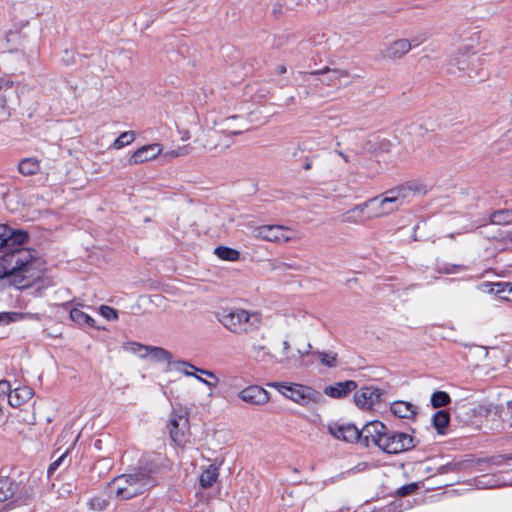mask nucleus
<instances>
[{"label":"nucleus","instance_id":"obj_39","mask_svg":"<svg viewBox=\"0 0 512 512\" xmlns=\"http://www.w3.org/2000/svg\"><path fill=\"white\" fill-rule=\"evenodd\" d=\"M149 347L150 346H145V345H142V344H139V343H131L130 344V350L134 354H137L141 358H145V357L148 356Z\"/></svg>","mask_w":512,"mask_h":512},{"label":"nucleus","instance_id":"obj_53","mask_svg":"<svg viewBox=\"0 0 512 512\" xmlns=\"http://www.w3.org/2000/svg\"><path fill=\"white\" fill-rule=\"evenodd\" d=\"M510 235H511V239H512V232L510 233Z\"/></svg>","mask_w":512,"mask_h":512},{"label":"nucleus","instance_id":"obj_36","mask_svg":"<svg viewBox=\"0 0 512 512\" xmlns=\"http://www.w3.org/2000/svg\"><path fill=\"white\" fill-rule=\"evenodd\" d=\"M25 315L19 312H0V326L23 320Z\"/></svg>","mask_w":512,"mask_h":512},{"label":"nucleus","instance_id":"obj_13","mask_svg":"<svg viewBox=\"0 0 512 512\" xmlns=\"http://www.w3.org/2000/svg\"><path fill=\"white\" fill-rule=\"evenodd\" d=\"M340 220L347 224H363L372 220L367 202L357 204L345 211L341 214Z\"/></svg>","mask_w":512,"mask_h":512},{"label":"nucleus","instance_id":"obj_10","mask_svg":"<svg viewBox=\"0 0 512 512\" xmlns=\"http://www.w3.org/2000/svg\"><path fill=\"white\" fill-rule=\"evenodd\" d=\"M299 75L304 81H308L309 77L311 76H320L318 81L326 86H334L340 83L342 79L348 77V73L346 71L340 69H330L328 67L312 72H299Z\"/></svg>","mask_w":512,"mask_h":512},{"label":"nucleus","instance_id":"obj_3","mask_svg":"<svg viewBox=\"0 0 512 512\" xmlns=\"http://www.w3.org/2000/svg\"><path fill=\"white\" fill-rule=\"evenodd\" d=\"M215 317L225 329L236 335L248 334L260 326L258 314L243 308H222L216 312Z\"/></svg>","mask_w":512,"mask_h":512},{"label":"nucleus","instance_id":"obj_12","mask_svg":"<svg viewBox=\"0 0 512 512\" xmlns=\"http://www.w3.org/2000/svg\"><path fill=\"white\" fill-rule=\"evenodd\" d=\"M386 432L387 428L382 422L371 421L367 423L359 433L361 434V438H363L366 445H369L370 440L374 445L380 448Z\"/></svg>","mask_w":512,"mask_h":512},{"label":"nucleus","instance_id":"obj_28","mask_svg":"<svg viewBox=\"0 0 512 512\" xmlns=\"http://www.w3.org/2000/svg\"><path fill=\"white\" fill-rule=\"evenodd\" d=\"M251 350L257 361L272 363V351H270L265 345L255 343L252 345Z\"/></svg>","mask_w":512,"mask_h":512},{"label":"nucleus","instance_id":"obj_18","mask_svg":"<svg viewBox=\"0 0 512 512\" xmlns=\"http://www.w3.org/2000/svg\"><path fill=\"white\" fill-rule=\"evenodd\" d=\"M481 289L489 294H493L500 299L512 301V284L509 282L484 283Z\"/></svg>","mask_w":512,"mask_h":512},{"label":"nucleus","instance_id":"obj_30","mask_svg":"<svg viewBox=\"0 0 512 512\" xmlns=\"http://www.w3.org/2000/svg\"><path fill=\"white\" fill-rule=\"evenodd\" d=\"M219 133L216 130L208 131L201 139V145L205 150H214L219 146Z\"/></svg>","mask_w":512,"mask_h":512},{"label":"nucleus","instance_id":"obj_32","mask_svg":"<svg viewBox=\"0 0 512 512\" xmlns=\"http://www.w3.org/2000/svg\"><path fill=\"white\" fill-rule=\"evenodd\" d=\"M148 356L157 362L170 361L172 355L169 351L161 347L150 346Z\"/></svg>","mask_w":512,"mask_h":512},{"label":"nucleus","instance_id":"obj_37","mask_svg":"<svg viewBox=\"0 0 512 512\" xmlns=\"http://www.w3.org/2000/svg\"><path fill=\"white\" fill-rule=\"evenodd\" d=\"M316 355L319 357L321 363L328 367H333L335 365L337 355L335 353H326L317 351Z\"/></svg>","mask_w":512,"mask_h":512},{"label":"nucleus","instance_id":"obj_2","mask_svg":"<svg viewBox=\"0 0 512 512\" xmlns=\"http://www.w3.org/2000/svg\"><path fill=\"white\" fill-rule=\"evenodd\" d=\"M425 187L416 184L400 185L366 200L372 219L387 216L404 205L411 196L425 194Z\"/></svg>","mask_w":512,"mask_h":512},{"label":"nucleus","instance_id":"obj_22","mask_svg":"<svg viewBox=\"0 0 512 512\" xmlns=\"http://www.w3.org/2000/svg\"><path fill=\"white\" fill-rule=\"evenodd\" d=\"M390 410L399 418L412 419L416 415L417 407L410 402L395 401L391 404Z\"/></svg>","mask_w":512,"mask_h":512},{"label":"nucleus","instance_id":"obj_47","mask_svg":"<svg viewBox=\"0 0 512 512\" xmlns=\"http://www.w3.org/2000/svg\"><path fill=\"white\" fill-rule=\"evenodd\" d=\"M185 154H186L185 149L180 148L178 150H172L170 152H167L165 155L168 157H178V156L185 155Z\"/></svg>","mask_w":512,"mask_h":512},{"label":"nucleus","instance_id":"obj_38","mask_svg":"<svg viewBox=\"0 0 512 512\" xmlns=\"http://www.w3.org/2000/svg\"><path fill=\"white\" fill-rule=\"evenodd\" d=\"M109 502L102 497H94L89 501V507L94 511H103L107 508Z\"/></svg>","mask_w":512,"mask_h":512},{"label":"nucleus","instance_id":"obj_21","mask_svg":"<svg viewBox=\"0 0 512 512\" xmlns=\"http://www.w3.org/2000/svg\"><path fill=\"white\" fill-rule=\"evenodd\" d=\"M34 391L28 386L15 388L9 394V404L13 407H19L32 398Z\"/></svg>","mask_w":512,"mask_h":512},{"label":"nucleus","instance_id":"obj_45","mask_svg":"<svg viewBox=\"0 0 512 512\" xmlns=\"http://www.w3.org/2000/svg\"><path fill=\"white\" fill-rule=\"evenodd\" d=\"M63 457H64V455H62L61 457H59L57 460H55L53 463L50 464V466L48 467V471H47L48 475H51L58 468L61 461L63 460Z\"/></svg>","mask_w":512,"mask_h":512},{"label":"nucleus","instance_id":"obj_27","mask_svg":"<svg viewBox=\"0 0 512 512\" xmlns=\"http://www.w3.org/2000/svg\"><path fill=\"white\" fill-rule=\"evenodd\" d=\"M489 222L496 225H507L512 223V209L494 211L489 216Z\"/></svg>","mask_w":512,"mask_h":512},{"label":"nucleus","instance_id":"obj_19","mask_svg":"<svg viewBox=\"0 0 512 512\" xmlns=\"http://www.w3.org/2000/svg\"><path fill=\"white\" fill-rule=\"evenodd\" d=\"M294 359L291 354V345L288 339H283L279 347H275L272 352V363L274 364H289Z\"/></svg>","mask_w":512,"mask_h":512},{"label":"nucleus","instance_id":"obj_31","mask_svg":"<svg viewBox=\"0 0 512 512\" xmlns=\"http://www.w3.org/2000/svg\"><path fill=\"white\" fill-rule=\"evenodd\" d=\"M450 416L446 411H438L433 416V425L438 433L443 434L449 424Z\"/></svg>","mask_w":512,"mask_h":512},{"label":"nucleus","instance_id":"obj_4","mask_svg":"<svg viewBox=\"0 0 512 512\" xmlns=\"http://www.w3.org/2000/svg\"><path fill=\"white\" fill-rule=\"evenodd\" d=\"M154 485L150 474L138 470L131 474H123L109 484V493L120 500H128L144 493Z\"/></svg>","mask_w":512,"mask_h":512},{"label":"nucleus","instance_id":"obj_5","mask_svg":"<svg viewBox=\"0 0 512 512\" xmlns=\"http://www.w3.org/2000/svg\"><path fill=\"white\" fill-rule=\"evenodd\" d=\"M274 387L286 398L302 406H307L310 403H318L322 399L321 393L309 386L277 383Z\"/></svg>","mask_w":512,"mask_h":512},{"label":"nucleus","instance_id":"obj_49","mask_svg":"<svg viewBox=\"0 0 512 512\" xmlns=\"http://www.w3.org/2000/svg\"><path fill=\"white\" fill-rule=\"evenodd\" d=\"M279 73L284 74L286 72V67L284 65L279 66Z\"/></svg>","mask_w":512,"mask_h":512},{"label":"nucleus","instance_id":"obj_48","mask_svg":"<svg viewBox=\"0 0 512 512\" xmlns=\"http://www.w3.org/2000/svg\"><path fill=\"white\" fill-rule=\"evenodd\" d=\"M12 86V82L6 78H0V90L8 89Z\"/></svg>","mask_w":512,"mask_h":512},{"label":"nucleus","instance_id":"obj_7","mask_svg":"<svg viewBox=\"0 0 512 512\" xmlns=\"http://www.w3.org/2000/svg\"><path fill=\"white\" fill-rule=\"evenodd\" d=\"M415 446L413 437L404 432H389L387 430L379 449L388 454H398Z\"/></svg>","mask_w":512,"mask_h":512},{"label":"nucleus","instance_id":"obj_26","mask_svg":"<svg viewBox=\"0 0 512 512\" xmlns=\"http://www.w3.org/2000/svg\"><path fill=\"white\" fill-rule=\"evenodd\" d=\"M40 161L36 158H25L20 161L18 171L24 176H32L40 172Z\"/></svg>","mask_w":512,"mask_h":512},{"label":"nucleus","instance_id":"obj_23","mask_svg":"<svg viewBox=\"0 0 512 512\" xmlns=\"http://www.w3.org/2000/svg\"><path fill=\"white\" fill-rule=\"evenodd\" d=\"M219 478V469L216 465L210 464L202 470L199 475V484L201 488L208 489L217 482Z\"/></svg>","mask_w":512,"mask_h":512},{"label":"nucleus","instance_id":"obj_20","mask_svg":"<svg viewBox=\"0 0 512 512\" xmlns=\"http://www.w3.org/2000/svg\"><path fill=\"white\" fill-rule=\"evenodd\" d=\"M357 384L355 381L347 380L344 382H337L333 385L327 386L324 389V393L332 398H342L355 390Z\"/></svg>","mask_w":512,"mask_h":512},{"label":"nucleus","instance_id":"obj_29","mask_svg":"<svg viewBox=\"0 0 512 512\" xmlns=\"http://www.w3.org/2000/svg\"><path fill=\"white\" fill-rule=\"evenodd\" d=\"M70 318L72 321L79 325H87L89 327H93L95 323L94 319L91 316L84 313L78 308L71 309Z\"/></svg>","mask_w":512,"mask_h":512},{"label":"nucleus","instance_id":"obj_46","mask_svg":"<svg viewBox=\"0 0 512 512\" xmlns=\"http://www.w3.org/2000/svg\"><path fill=\"white\" fill-rule=\"evenodd\" d=\"M507 410L511 413L510 417L506 420L503 419L504 425L512 427V402H507Z\"/></svg>","mask_w":512,"mask_h":512},{"label":"nucleus","instance_id":"obj_52","mask_svg":"<svg viewBox=\"0 0 512 512\" xmlns=\"http://www.w3.org/2000/svg\"><path fill=\"white\" fill-rule=\"evenodd\" d=\"M2 416V409L0 408V417Z\"/></svg>","mask_w":512,"mask_h":512},{"label":"nucleus","instance_id":"obj_6","mask_svg":"<svg viewBox=\"0 0 512 512\" xmlns=\"http://www.w3.org/2000/svg\"><path fill=\"white\" fill-rule=\"evenodd\" d=\"M34 497L30 487L20 489V484L9 477H0V502L13 499L17 505H26Z\"/></svg>","mask_w":512,"mask_h":512},{"label":"nucleus","instance_id":"obj_44","mask_svg":"<svg viewBox=\"0 0 512 512\" xmlns=\"http://www.w3.org/2000/svg\"><path fill=\"white\" fill-rule=\"evenodd\" d=\"M310 348H311V345L309 343H307L303 347H298L297 353H298L299 358H302L303 356L308 355L310 353Z\"/></svg>","mask_w":512,"mask_h":512},{"label":"nucleus","instance_id":"obj_42","mask_svg":"<svg viewBox=\"0 0 512 512\" xmlns=\"http://www.w3.org/2000/svg\"><path fill=\"white\" fill-rule=\"evenodd\" d=\"M12 393L11 385L6 380L0 381V396H7L9 398V394Z\"/></svg>","mask_w":512,"mask_h":512},{"label":"nucleus","instance_id":"obj_16","mask_svg":"<svg viewBox=\"0 0 512 512\" xmlns=\"http://www.w3.org/2000/svg\"><path fill=\"white\" fill-rule=\"evenodd\" d=\"M162 146L158 143L144 145L138 148L128 159L130 165H137L155 159L162 152Z\"/></svg>","mask_w":512,"mask_h":512},{"label":"nucleus","instance_id":"obj_50","mask_svg":"<svg viewBox=\"0 0 512 512\" xmlns=\"http://www.w3.org/2000/svg\"><path fill=\"white\" fill-rule=\"evenodd\" d=\"M311 164H312V162H311V161H307V162L305 163V165H304L305 170H309V169L311 168Z\"/></svg>","mask_w":512,"mask_h":512},{"label":"nucleus","instance_id":"obj_41","mask_svg":"<svg viewBox=\"0 0 512 512\" xmlns=\"http://www.w3.org/2000/svg\"><path fill=\"white\" fill-rule=\"evenodd\" d=\"M418 488V485L416 483H410L408 485L402 486L398 490V494L400 496H407L414 492Z\"/></svg>","mask_w":512,"mask_h":512},{"label":"nucleus","instance_id":"obj_15","mask_svg":"<svg viewBox=\"0 0 512 512\" xmlns=\"http://www.w3.org/2000/svg\"><path fill=\"white\" fill-rule=\"evenodd\" d=\"M329 433L336 439L354 442L361 438L360 431L352 424L332 423L328 425Z\"/></svg>","mask_w":512,"mask_h":512},{"label":"nucleus","instance_id":"obj_34","mask_svg":"<svg viewBox=\"0 0 512 512\" xmlns=\"http://www.w3.org/2000/svg\"><path fill=\"white\" fill-rule=\"evenodd\" d=\"M136 138V134L134 131H125L122 132L113 142L112 147L114 149H121L124 146L133 142Z\"/></svg>","mask_w":512,"mask_h":512},{"label":"nucleus","instance_id":"obj_33","mask_svg":"<svg viewBox=\"0 0 512 512\" xmlns=\"http://www.w3.org/2000/svg\"><path fill=\"white\" fill-rule=\"evenodd\" d=\"M215 254L222 260L236 261L239 259L240 253L232 248L219 246L215 249Z\"/></svg>","mask_w":512,"mask_h":512},{"label":"nucleus","instance_id":"obj_51","mask_svg":"<svg viewBox=\"0 0 512 512\" xmlns=\"http://www.w3.org/2000/svg\"><path fill=\"white\" fill-rule=\"evenodd\" d=\"M309 96V92L306 90L305 91V97Z\"/></svg>","mask_w":512,"mask_h":512},{"label":"nucleus","instance_id":"obj_25","mask_svg":"<svg viewBox=\"0 0 512 512\" xmlns=\"http://www.w3.org/2000/svg\"><path fill=\"white\" fill-rule=\"evenodd\" d=\"M221 126L222 131L229 135H237L245 130V123L238 116H232L224 119L221 123Z\"/></svg>","mask_w":512,"mask_h":512},{"label":"nucleus","instance_id":"obj_14","mask_svg":"<svg viewBox=\"0 0 512 512\" xmlns=\"http://www.w3.org/2000/svg\"><path fill=\"white\" fill-rule=\"evenodd\" d=\"M238 397L247 404L260 406L269 401V393L258 385H250L242 389Z\"/></svg>","mask_w":512,"mask_h":512},{"label":"nucleus","instance_id":"obj_24","mask_svg":"<svg viewBox=\"0 0 512 512\" xmlns=\"http://www.w3.org/2000/svg\"><path fill=\"white\" fill-rule=\"evenodd\" d=\"M178 365L194 369L196 372H199L200 374L207 376V379H204L200 375H194V377L198 381L204 383L207 386L216 387L218 382H219V379L216 376V374L214 372L210 371V370H205V369H202V368H198V367H196V366H194V365H192V364H190L188 362H179Z\"/></svg>","mask_w":512,"mask_h":512},{"label":"nucleus","instance_id":"obj_43","mask_svg":"<svg viewBox=\"0 0 512 512\" xmlns=\"http://www.w3.org/2000/svg\"><path fill=\"white\" fill-rule=\"evenodd\" d=\"M180 361H177L174 363L175 365V369L182 372L184 375L186 376H193L196 375L194 372H196L194 369H191V368H188V367H184V366H181V365H178Z\"/></svg>","mask_w":512,"mask_h":512},{"label":"nucleus","instance_id":"obj_11","mask_svg":"<svg viewBox=\"0 0 512 512\" xmlns=\"http://www.w3.org/2000/svg\"><path fill=\"white\" fill-rule=\"evenodd\" d=\"M382 394L377 387H363L354 394V401L360 409L369 410L380 401Z\"/></svg>","mask_w":512,"mask_h":512},{"label":"nucleus","instance_id":"obj_40","mask_svg":"<svg viewBox=\"0 0 512 512\" xmlns=\"http://www.w3.org/2000/svg\"><path fill=\"white\" fill-rule=\"evenodd\" d=\"M99 311L103 317H105L107 320H116L118 318L117 312L114 308L102 305L99 308Z\"/></svg>","mask_w":512,"mask_h":512},{"label":"nucleus","instance_id":"obj_1","mask_svg":"<svg viewBox=\"0 0 512 512\" xmlns=\"http://www.w3.org/2000/svg\"><path fill=\"white\" fill-rule=\"evenodd\" d=\"M24 230H15L0 224V281L3 284L25 289L38 281L43 274V263L33 252L22 246L27 242Z\"/></svg>","mask_w":512,"mask_h":512},{"label":"nucleus","instance_id":"obj_8","mask_svg":"<svg viewBox=\"0 0 512 512\" xmlns=\"http://www.w3.org/2000/svg\"><path fill=\"white\" fill-rule=\"evenodd\" d=\"M253 233L256 238L275 243H286L294 239L293 231L281 225L258 226Z\"/></svg>","mask_w":512,"mask_h":512},{"label":"nucleus","instance_id":"obj_35","mask_svg":"<svg viewBox=\"0 0 512 512\" xmlns=\"http://www.w3.org/2000/svg\"><path fill=\"white\" fill-rule=\"evenodd\" d=\"M450 401V396L445 391L434 392L431 396V405L434 408L444 407L448 405Z\"/></svg>","mask_w":512,"mask_h":512},{"label":"nucleus","instance_id":"obj_9","mask_svg":"<svg viewBox=\"0 0 512 512\" xmlns=\"http://www.w3.org/2000/svg\"><path fill=\"white\" fill-rule=\"evenodd\" d=\"M170 436L177 445H183L187 440L189 421L186 414L174 410L171 413Z\"/></svg>","mask_w":512,"mask_h":512},{"label":"nucleus","instance_id":"obj_17","mask_svg":"<svg viewBox=\"0 0 512 512\" xmlns=\"http://www.w3.org/2000/svg\"><path fill=\"white\" fill-rule=\"evenodd\" d=\"M412 47L413 44L408 39H397L383 50L382 56L385 59L396 61L406 55Z\"/></svg>","mask_w":512,"mask_h":512}]
</instances>
